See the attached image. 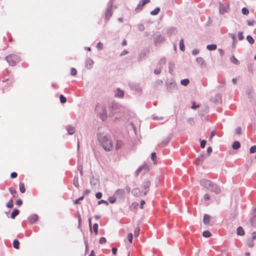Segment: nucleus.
Listing matches in <instances>:
<instances>
[{"label": "nucleus", "instance_id": "1", "mask_svg": "<svg viewBox=\"0 0 256 256\" xmlns=\"http://www.w3.org/2000/svg\"><path fill=\"white\" fill-rule=\"evenodd\" d=\"M100 144L106 151H110L112 149V144L110 136L102 133L97 135Z\"/></svg>", "mask_w": 256, "mask_h": 256}, {"label": "nucleus", "instance_id": "2", "mask_svg": "<svg viewBox=\"0 0 256 256\" xmlns=\"http://www.w3.org/2000/svg\"><path fill=\"white\" fill-rule=\"evenodd\" d=\"M200 184L216 194H219L221 192L220 186L209 180L202 179L200 180Z\"/></svg>", "mask_w": 256, "mask_h": 256}, {"label": "nucleus", "instance_id": "3", "mask_svg": "<svg viewBox=\"0 0 256 256\" xmlns=\"http://www.w3.org/2000/svg\"><path fill=\"white\" fill-rule=\"evenodd\" d=\"M95 110L100 114V118L104 120L107 117L106 108L104 105L98 104L95 108Z\"/></svg>", "mask_w": 256, "mask_h": 256}, {"label": "nucleus", "instance_id": "4", "mask_svg": "<svg viewBox=\"0 0 256 256\" xmlns=\"http://www.w3.org/2000/svg\"><path fill=\"white\" fill-rule=\"evenodd\" d=\"M6 60L12 66H15L20 60L19 58L15 54H10L6 57Z\"/></svg>", "mask_w": 256, "mask_h": 256}, {"label": "nucleus", "instance_id": "5", "mask_svg": "<svg viewBox=\"0 0 256 256\" xmlns=\"http://www.w3.org/2000/svg\"><path fill=\"white\" fill-rule=\"evenodd\" d=\"M154 40L156 45H157L164 40V38L160 32H156L154 35Z\"/></svg>", "mask_w": 256, "mask_h": 256}, {"label": "nucleus", "instance_id": "6", "mask_svg": "<svg viewBox=\"0 0 256 256\" xmlns=\"http://www.w3.org/2000/svg\"><path fill=\"white\" fill-rule=\"evenodd\" d=\"M150 186V182L149 180H146L143 182L141 188L143 190H144V191L142 192L144 196L146 195L149 192Z\"/></svg>", "mask_w": 256, "mask_h": 256}, {"label": "nucleus", "instance_id": "7", "mask_svg": "<svg viewBox=\"0 0 256 256\" xmlns=\"http://www.w3.org/2000/svg\"><path fill=\"white\" fill-rule=\"evenodd\" d=\"M128 86L132 90L136 92L140 93L142 91V88L138 84L130 82L128 84Z\"/></svg>", "mask_w": 256, "mask_h": 256}, {"label": "nucleus", "instance_id": "8", "mask_svg": "<svg viewBox=\"0 0 256 256\" xmlns=\"http://www.w3.org/2000/svg\"><path fill=\"white\" fill-rule=\"evenodd\" d=\"M229 10L228 4L224 5L221 2H219V12L220 14H224L228 12Z\"/></svg>", "mask_w": 256, "mask_h": 256}, {"label": "nucleus", "instance_id": "9", "mask_svg": "<svg viewBox=\"0 0 256 256\" xmlns=\"http://www.w3.org/2000/svg\"><path fill=\"white\" fill-rule=\"evenodd\" d=\"M84 64L86 68L88 70H90L92 68L94 62L90 58H88L86 60Z\"/></svg>", "mask_w": 256, "mask_h": 256}, {"label": "nucleus", "instance_id": "10", "mask_svg": "<svg viewBox=\"0 0 256 256\" xmlns=\"http://www.w3.org/2000/svg\"><path fill=\"white\" fill-rule=\"evenodd\" d=\"M109 108L113 114L116 112V110L120 108V104L115 102H112L109 104Z\"/></svg>", "mask_w": 256, "mask_h": 256}, {"label": "nucleus", "instance_id": "11", "mask_svg": "<svg viewBox=\"0 0 256 256\" xmlns=\"http://www.w3.org/2000/svg\"><path fill=\"white\" fill-rule=\"evenodd\" d=\"M114 96L116 98H123L124 97V92L120 88H117L115 90H114Z\"/></svg>", "mask_w": 256, "mask_h": 256}, {"label": "nucleus", "instance_id": "12", "mask_svg": "<svg viewBox=\"0 0 256 256\" xmlns=\"http://www.w3.org/2000/svg\"><path fill=\"white\" fill-rule=\"evenodd\" d=\"M112 7L108 6L105 12V19L108 20L112 14Z\"/></svg>", "mask_w": 256, "mask_h": 256}, {"label": "nucleus", "instance_id": "13", "mask_svg": "<svg viewBox=\"0 0 256 256\" xmlns=\"http://www.w3.org/2000/svg\"><path fill=\"white\" fill-rule=\"evenodd\" d=\"M204 152H203L196 160V164H201L204 159Z\"/></svg>", "mask_w": 256, "mask_h": 256}, {"label": "nucleus", "instance_id": "14", "mask_svg": "<svg viewBox=\"0 0 256 256\" xmlns=\"http://www.w3.org/2000/svg\"><path fill=\"white\" fill-rule=\"evenodd\" d=\"M114 195L120 198H124L125 197V190L124 189H118L116 190Z\"/></svg>", "mask_w": 256, "mask_h": 256}, {"label": "nucleus", "instance_id": "15", "mask_svg": "<svg viewBox=\"0 0 256 256\" xmlns=\"http://www.w3.org/2000/svg\"><path fill=\"white\" fill-rule=\"evenodd\" d=\"M99 183V180L97 178L94 176L90 179V184L92 188H95Z\"/></svg>", "mask_w": 256, "mask_h": 256}, {"label": "nucleus", "instance_id": "16", "mask_svg": "<svg viewBox=\"0 0 256 256\" xmlns=\"http://www.w3.org/2000/svg\"><path fill=\"white\" fill-rule=\"evenodd\" d=\"M196 62L201 67H206V63L204 59L202 57H197L196 59Z\"/></svg>", "mask_w": 256, "mask_h": 256}, {"label": "nucleus", "instance_id": "17", "mask_svg": "<svg viewBox=\"0 0 256 256\" xmlns=\"http://www.w3.org/2000/svg\"><path fill=\"white\" fill-rule=\"evenodd\" d=\"M170 137L168 136L166 138L162 141L158 145L161 147H164L166 146L168 143L170 142Z\"/></svg>", "mask_w": 256, "mask_h": 256}, {"label": "nucleus", "instance_id": "18", "mask_svg": "<svg viewBox=\"0 0 256 256\" xmlns=\"http://www.w3.org/2000/svg\"><path fill=\"white\" fill-rule=\"evenodd\" d=\"M132 193L134 196H139L141 194L140 190L138 188H134L132 191Z\"/></svg>", "mask_w": 256, "mask_h": 256}, {"label": "nucleus", "instance_id": "19", "mask_svg": "<svg viewBox=\"0 0 256 256\" xmlns=\"http://www.w3.org/2000/svg\"><path fill=\"white\" fill-rule=\"evenodd\" d=\"M176 32V28L174 27H171L167 30V34L170 36L174 34Z\"/></svg>", "mask_w": 256, "mask_h": 256}, {"label": "nucleus", "instance_id": "20", "mask_svg": "<svg viewBox=\"0 0 256 256\" xmlns=\"http://www.w3.org/2000/svg\"><path fill=\"white\" fill-rule=\"evenodd\" d=\"M66 129L69 134H72L75 132L74 128L70 126H66Z\"/></svg>", "mask_w": 256, "mask_h": 256}, {"label": "nucleus", "instance_id": "21", "mask_svg": "<svg viewBox=\"0 0 256 256\" xmlns=\"http://www.w3.org/2000/svg\"><path fill=\"white\" fill-rule=\"evenodd\" d=\"M210 216L208 214H205L204 216L203 222L204 224H208L210 222Z\"/></svg>", "mask_w": 256, "mask_h": 256}, {"label": "nucleus", "instance_id": "22", "mask_svg": "<svg viewBox=\"0 0 256 256\" xmlns=\"http://www.w3.org/2000/svg\"><path fill=\"white\" fill-rule=\"evenodd\" d=\"M166 58L164 57L162 58L158 62V66H159V67H160L162 68V66L166 64Z\"/></svg>", "mask_w": 256, "mask_h": 256}, {"label": "nucleus", "instance_id": "23", "mask_svg": "<svg viewBox=\"0 0 256 256\" xmlns=\"http://www.w3.org/2000/svg\"><path fill=\"white\" fill-rule=\"evenodd\" d=\"M174 63L172 62V61H170L169 62V67H168V69H169V72L170 74H172L173 71H174Z\"/></svg>", "mask_w": 256, "mask_h": 256}, {"label": "nucleus", "instance_id": "24", "mask_svg": "<svg viewBox=\"0 0 256 256\" xmlns=\"http://www.w3.org/2000/svg\"><path fill=\"white\" fill-rule=\"evenodd\" d=\"M240 147V144L239 142L235 141L233 142L232 148L234 150H238Z\"/></svg>", "mask_w": 256, "mask_h": 256}, {"label": "nucleus", "instance_id": "25", "mask_svg": "<svg viewBox=\"0 0 256 256\" xmlns=\"http://www.w3.org/2000/svg\"><path fill=\"white\" fill-rule=\"evenodd\" d=\"M237 234L239 236H244V231L242 226H238L236 230Z\"/></svg>", "mask_w": 256, "mask_h": 256}, {"label": "nucleus", "instance_id": "26", "mask_svg": "<svg viewBox=\"0 0 256 256\" xmlns=\"http://www.w3.org/2000/svg\"><path fill=\"white\" fill-rule=\"evenodd\" d=\"M146 164H143L142 166H139V168L136 170V172H135V174H136V176H138V174H139V173L142 171V170L143 169H144V168H146Z\"/></svg>", "mask_w": 256, "mask_h": 256}, {"label": "nucleus", "instance_id": "27", "mask_svg": "<svg viewBox=\"0 0 256 256\" xmlns=\"http://www.w3.org/2000/svg\"><path fill=\"white\" fill-rule=\"evenodd\" d=\"M217 46L215 44H208L206 46V48L209 50H214L216 49Z\"/></svg>", "mask_w": 256, "mask_h": 256}, {"label": "nucleus", "instance_id": "28", "mask_svg": "<svg viewBox=\"0 0 256 256\" xmlns=\"http://www.w3.org/2000/svg\"><path fill=\"white\" fill-rule=\"evenodd\" d=\"M160 12V8L159 7L156 8L154 10L150 12V14L152 16L157 15Z\"/></svg>", "mask_w": 256, "mask_h": 256}, {"label": "nucleus", "instance_id": "29", "mask_svg": "<svg viewBox=\"0 0 256 256\" xmlns=\"http://www.w3.org/2000/svg\"><path fill=\"white\" fill-rule=\"evenodd\" d=\"M124 144L122 141L121 140H118L116 144V149L119 150L121 148Z\"/></svg>", "mask_w": 256, "mask_h": 256}, {"label": "nucleus", "instance_id": "30", "mask_svg": "<svg viewBox=\"0 0 256 256\" xmlns=\"http://www.w3.org/2000/svg\"><path fill=\"white\" fill-rule=\"evenodd\" d=\"M230 60L232 63L236 65H238L240 64V62L234 56L230 58Z\"/></svg>", "mask_w": 256, "mask_h": 256}, {"label": "nucleus", "instance_id": "31", "mask_svg": "<svg viewBox=\"0 0 256 256\" xmlns=\"http://www.w3.org/2000/svg\"><path fill=\"white\" fill-rule=\"evenodd\" d=\"M250 223L252 225L256 228V214H254L251 218H250Z\"/></svg>", "mask_w": 256, "mask_h": 256}, {"label": "nucleus", "instance_id": "32", "mask_svg": "<svg viewBox=\"0 0 256 256\" xmlns=\"http://www.w3.org/2000/svg\"><path fill=\"white\" fill-rule=\"evenodd\" d=\"M190 83V80L188 78H184L180 80V84L182 85L186 86Z\"/></svg>", "mask_w": 256, "mask_h": 256}, {"label": "nucleus", "instance_id": "33", "mask_svg": "<svg viewBox=\"0 0 256 256\" xmlns=\"http://www.w3.org/2000/svg\"><path fill=\"white\" fill-rule=\"evenodd\" d=\"M180 50L184 52L185 50V46L184 44V41L183 39H181L180 42Z\"/></svg>", "mask_w": 256, "mask_h": 256}, {"label": "nucleus", "instance_id": "34", "mask_svg": "<svg viewBox=\"0 0 256 256\" xmlns=\"http://www.w3.org/2000/svg\"><path fill=\"white\" fill-rule=\"evenodd\" d=\"M19 188L20 190L22 193H24L26 191L25 188H24V184L22 182H20L19 184Z\"/></svg>", "mask_w": 256, "mask_h": 256}, {"label": "nucleus", "instance_id": "35", "mask_svg": "<svg viewBox=\"0 0 256 256\" xmlns=\"http://www.w3.org/2000/svg\"><path fill=\"white\" fill-rule=\"evenodd\" d=\"M74 186L76 187H79V184H78V176H75L74 178Z\"/></svg>", "mask_w": 256, "mask_h": 256}, {"label": "nucleus", "instance_id": "36", "mask_svg": "<svg viewBox=\"0 0 256 256\" xmlns=\"http://www.w3.org/2000/svg\"><path fill=\"white\" fill-rule=\"evenodd\" d=\"M98 225L97 223H96L93 225V230L95 235L98 234Z\"/></svg>", "mask_w": 256, "mask_h": 256}, {"label": "nucleus", "instance_id": "37", "mask_svg": "<svg viewBox=\"0 0 256 256\" xmlns=\"http://www.w3.org/2000/svg\"><path fill=\"white\" fill-rule=\"evenodd\" d=\"M19 214V210L17 209L14 210L12 212L11 214V218H14L15 217L18 216Z\"/></svg>", "mask_w": 256, "mask_h": 256}, {"label": "nucleus", "instance_id": "38", "mask_svg": "<svg viewBox=\"0 0 256 256\" xmlns=\"http://www.w3.org/2000/svg\"><path fill=\"white\" fill-rule=\"evenodd\" d=\"M20 242L17 240H14L13 242V246L16 249L19 248Z\"/></svg>", "mask_w": 256, "mask_h": 256}, {"label": "nucleus", "instance_id": "39", "mask_svg": "<svg viewBox=\"0 0 256 256\" xmlns=\"http://www.w3.org/2000/svg\"><path fill=\"white\" fill-rule=\"evenodd\" d=\"M9 190L10 194L14 196H16L17 195V192L16 190L12 188H10Z\"/></svg>", "mask_w": 256, "mask_h": 256}, {"label": "nucleus", "instance_id": "40", "mask_svg": "<svg viewBox=\"0 0 256 256\" xmlns=\"http://www.w3.org/2000/svg\"><path fill=\"white\" fill-rule=\"evenodd\" d=\"M246 40L250 44H253L254 42V39L250 36H246Z\"/></svg>", "mask_w": 256, "mask_h": 256}, {"label": "nucleus", "instance_id": "41", "mask_svg": "<svg viewBox=\"0 0 256 256\" xmlns=\"http://www.w3.org/2000/svg\"><path fill=\"white\" fill-rule=\"evenodd\" d=\"M202 236L205 238H209L211 234L208 230H205L202 232Z\"/></svg>", "mask_w": 256, "mask_h": 256}, {"label": "nucleus", "instance_id": "42", "mask_svg": "<svg viewBox=\"0 0 256 256\" xmlns=\"http://www.w3.org/2000/svg\"><path fill=\"white\" fill-rule=\"evenodd\" d=\"M60 99L62 104H64L66 102V98L62 94H60Z\"/></svg>", "mask_w": 256, "mask_h": 256}, {"label": "nucleus", "instance_id": "43", "mask_svg": "<svg viewBox=\"0 0 256 256\" xmlns=\"http://www.w3.org/2000/svg\"><path fill=\"white\" fill-rule=\"evenodd\" d=\"M228 36L232 40V41L234 40V43H236V38L235 34L230 33L228 34Z\"/></svg>", "mask_w": 256, "mask_h": 256}, {"label": "nucleus", "instance_id": "44", "mask_svg": "<svg viewBox=\"0 0 256 256\" xmlns=\"http://www.w3.org/2000/svg\"><path fill=\"white\" fill-rule=\"evenodd\" d=\"M247 244L250 248H252L254 246V240H251L250 239L248 240L247 241Z\"/></svg>", "mask_w": 256, "mask_h": 256}, {"label": "nucleus", "instance_id": "45", "mask_svg": "<svg viewBox=\"0 0 256 256\" xmlns=\"http://www.w3.org/2000/svg\"><path fill=\"white\" fill-rule=\"evenodd\" d=\"M242 14L248 15L249 14V10L246 8H243L242 10Z\"/></svg>", "mask_w": 256, "mask_h": 256}, {"label": "nucleus", "instance_id": "46", "mask_svg": "<svg viewBox=\"0 0 256 256\" xmlns=\"http://www.w3.org/2000/svg\"><path fill=\"white\" fill-rule=\"evenodd\" d=\"M6 206L8 208H12L14 206V203L12 200H10L7 203Z\"/></svg>", "mask_w": 256, "mask_h": 256}, {"label": "nucleus", "instance_id": "47", "mask_svg": "<svg viewBox=\"0 0 256 256\" xmlns=\"http://www.w3.org/2000/svg\"><path fill=\"white\" fill-rule=\"evenodd\" d=\"M128 240L130 243L132 242L133 235L132 233H129L127 236Z\"/></svg>", "mask_w": 256, "mask_h": 256}, {"label": "nucleus", "instance_id": "48", "mask_svg": "<svg viewBox=\"0 0 256 256\" xmlns=\"http://www.w3.org/2000/svg\"><path fill=\"white\" fill-rule=\"evenodd\" d=\"M255 22V21L253 20H247V24L249 26H252Z\"/></svg>", "mask_w": 256, "mask_h": 256}, {"label": "nucleus", "instance_id": "49", "mask_svg": "<svg viewBox=\"0 0 256 256\" xmlns=\"http://www.w3.org/2000/svg\"><path fill=\"white\" fill-rule=\"evenodd\" d=\"M150 0H142L140 2V8H142L145 4L148 3Z\"/></svg>", "mask_w": 256, "mask_h": 256}, {"label": "nucleus", "instance_id": "50", "mask_svg": "<svg viewBox=\"0 0 256 256\" xmlns=\"http://www.w3.org/2000/svg\"><path fill=\"white\" fill-rule=\"evenodd\" d=\"M78 170L80 172V174L81 176H82L83 172H82V166L81 164H78L77 166Z\"/></svg>", "mask_w": 256, "mask_h": 256}, {"label": "nucleus", "instance_id": "51", "mask_svg": "<svg viewBox=\"0 0 256 256\" xmlns=\"http://www.w3.org/2000/svg\"><path fill=\"white\" fill-rule=\"evenodd\" d=\"M255 152H256V146L254 145L250 147V152L251 154H253Z\"/></svg>", "mask_w": 256, "mask_h": 256}, {"label": "nucleus", "instance_id": "52", "mask_svg": "<svg viewBox=\"0 0 256 256\" xmlns=\"http://www.w3.org/2000/svg\"><path fill=\"white\" fill-rule=\"evenodd\" d=\"M156 152H152L151 154V159L154 162H155L156 161Z\"/></svg>", "mask_w": 256, "mask_h": 256}, {"label": "nucleus", "instance_id": "53", "mask_svg": "<svg viewBox=\"0 0 256 256\" xmlns=\"http://www.w3.org/2000/svg\"><path fill=\"white\" fill-rule=\"evenodd\" d=\"M77 74V71L76 68H72L70 70V74L71 75L74 76H76Z\"/></svg>", "mask_w": 256, "mask_h": 256}, {"label": "nucleus", "instance_id": "54", "mask_svg": "<svg viewBox=\"0 0 256 256\" xmlns=\"http://www.w3.org/2000/svg\"><path fill=\"white\" fill-rule=\"evenodd\" d=\"M138 30L141 32L144 30V26L143 24H139L138 26Z\"/></svg>", "mask_w": 256, "mask_h": 256}, {"label": "nucleus", "instance_id": "55", "mask_svg": "<svg viewBox=\"0 0 256 256\" xmlns=\"http://www.w3.org/2000/svg\"><path fill=\"white\" fill-rule=\"evenodd\" d=\"M116 200V198L114 196H110L108 198V201L110 203L113 204Z\"/></svg>", "mask_w": 256, "mask_h": 256}, {"label": "nucleus", "instance_id": "56", "mask_svg": "<svg viewBox=\"0 0 256 256\" xmlns=\"http://www.w3.org/2000/svg\"><path fill=\"white\" fill-rule=\"evenodd\" d=\"M106 239L104 237H101L99 240V243L100 244H104L106 242Z\"/></svg>", "mask_w": 256, "mask_h": 256}, {"label": "nucleus", "instance_id": "57", "mask_svg": "<svg viewBox=\"0 0 256 256\" xmlns=\"http://www.w3.org/2000/svg\"><path fill=\"white\" fill-rule=\"evenodd\" d=\"M96 48L98 49V50H102V48H103V44L101 42H98V43H97L96 44Z\"/></svg>", "mask_w": 256, "mask_h": 256}, {"label": "nucleus", "instance_id": "58", "mask_svg": "<svg viewBox=\"0 0 256 256\" xmlns=\"http://www.w3.org/2000/svg\"><path fill=\"white\" fill-rule=\"evenodd\" d=\"M238 38L240 40H242L244 39V37L243 36L242 32H240L238 33Z\"/></svg>", "mask_w": 256, "mask_h": 256}, {"label": "nucleus", "instance_id": "59", "mask_svg": "<svg viewBox=\"0 0 256 256\" xmlns=\"http://www.w3.org/2000/svg\"><path fill=\"white\" fill-rule=\"evenodd\" d=\"M242 133V128L240 127H237L236 129V134H240Z\"/></svg>", "mask_w": 256, "mask_h": 256}, {"label": "nucleus", "instance_id": "60", "mask_svg": "<svg viewBox=\"0 0 256 256\" xmlns=\"http://www.w3.org/2000/svg\"><path fill=\"white\" fill-rule=\"evenodd\" d=\"M104 204L108 206V203L107 201L104 200H99L98 202V204Z\"/></svg>", "mask_w": 256, "mask_h": 256}, {"label": "nucleus", "instance_id": "61", "mask_svg": "<svg viewBox=\"0 0 256 256\" xmlns=\"http://www.w3.org/2000/svg\"><path fill=\"white\" fill-rule=\"evenodd\" d=\"M162 70V68L159 67L158 68H156L154 70V73L156 74H158L160 73Z\"/></svg>", "mask_w": 256, "mask_h": 256}, {"label": "nucleus", "instance_id": "62", "mask_svg": "<svg viewBox=\"0 0 256 256\" xmlns=\"http://www.w3.org/2000/svg\"><path fill=\"white\" fill-rule=\"evenodd\" d=\"M140 230V228L139 227H137L134 230V234L135 236H138Z\"/></svg>", "mask_w": 256, "mask_h": 256}, {"label": "nucleus", "instance_id": "63", "mask_svg": "<svg viewBox=\"0 0 256 256\" xmlns=\"http://www.w3.org/2000/svg\"><path fill=\"white\" fill-rule=\"evenodd\" d=\"M206 142V140H202L200 141V147L202 148H204Z\"/></svg>", "mask_w": 256, "mask_h": 256}, {"label": "nucleus", "instance_id": "64", "mask_svg": "<svg viewBox=\"0 0 256 256\" xmlns=\"http://www.w3.org/2000/svg\"><path fill=\"white\" fill-rule=\"evenodd\" d=\"M200 50L198 49H194L192 50V54L194 56H196L198 54Z\"/></svg>", "mask_w": 256, "mask_h": 256}]
</instances>
